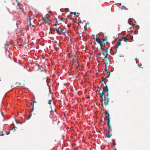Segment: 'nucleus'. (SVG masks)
<instances>
[{"label":"nucleus","instance_id":"ea45409f","mask_svg":"<svg viewBox=\"0 0 150 150\" xmlns=\"http://www.w3.org/2000/svg\"><path fill=\"white\" fill-rule=\"evenodd\" d=\"M15 1H16V2H18L17 0H16Z\"/></svg>","mask_w":150,"mask_h":150},{"label":"nucleus","instance_id":"f3484780","mask_svg":"<svg viewBox=\"0 0 150 150\" xmlns=\"http://www.w3.org/2000/svg\"><path fill=\"white\" fill-rule=\"evenodd\" d=\"M75 61H76L77 62V65L76 66L77 67H79V66H80L81 64L80 63H79V61H78L76 60Z\"/></svg>","mask_w":150,"mask_h":150},{"label":"nucleus","instance_id":"a18cd8bd","mask_svg":"<svg viewBox=\"0 0 150 150\" xmlns=\"http://www.w3.org/2000/svg\"><path fill=\"white\" fill-rule=\"evenodd\" d=\"M93 38H94V39H96V38H94V37Z\"/></svg>","mask_w":150,"mask_h":150},{"label":"nucleus","instance_id":"473e14b6","mask_svg":"<svg viewBox=\"0 0 150 150\" xmlns=\"http://www.w3.org/2000/svg\"><path fill=\"white\" fill-rule=\"evenodd\" d=\"M89 23L88 22H87L86 23V25H89Z\"/></svg>","mask_w":150,"mask_h":150},{"label":"nucleus","instance_id":"f03ea898","mask_svg":"<svg viewBox=\"0 0 150 150\" xmlns=\"http://www.w3.org/2000/svg\"><path fill=\"white\" fill-rule=\"evenodd\" d=\"M98 55L100 56L99 58L101 60H104L105 59H106L107 58V55L105 54L103 52V50H101L100 53H99L98 54Z\"/></svg>","mask_w":150,"mask_h":150},{"label":"nucleus","instance_id":"1a4fd4ad","mask_svg":"<svg viewBox=\"0 0 150 150\" xmlns=\"http://www.w3.org/2000/svg\"><path fill=\"white\" fill-rule=\"evenodd\" d=\"M54 31H56L57 32V33L60 35H61L62 34L61 32H60L59 31V29L58 28L56 29V28H54Z\"/></svg>","mask_w":150,"mask_h":150},{"label":"nucleus","instance_id":"412c9836","mask_svg":"<svg viewBox=\"0 0 150 150\" xmlns=\"http://www.w3.org/2000/svg\"><path fill=\"white\" fill-rule=\"evenodd\" d=\"M19 9H21V11H22L23 13L24 12V10L23 8H21L20 7H19Z\"/></svg>","mask_w":150,"mask_h":150},{"label":"nucleus","instance_id":"39448f33","mask_svg":"<svg viewBox=\"0 0 150 150\" xmlns=\"http://www.w3.org/2000/svg\"><path fill=\"white\" fill-rule=\"evenodd\" d=\"M122 39H120L118 40L117 41V44L118 45L116 44L115 45L114 47L115 49V50L117 51V49L118 48L119 46L120 45H122V44L121 43V40Z\"/></svg>","mask_w":150,"mask_h":150},{"label":"nucleus","instance_id":"3c124183","mask_svg":"<svg viewBox=\"0 0 150 150\" xmlns=\"http://www.w3.org/2000/svg\"><path fill=\"white\" fill-rule=\"evenodd\" d=\"M30 25H31V24L30 23Z\"/></svg>","mask_w":150,"mask_h":150},{"label":"nucleus","instance_id":"f704fd0d","mask_svg":"<svg viewBox=\"0 0 150 150\" xmlns=\"http://www.w3.org/2000/svg\"><path fill=\"white\" fill-rule=\"evenodd\" d=\"M13 59H14V61L15 62H16V59L14 58H13Z\"/></svg>","mask_w":150,"mask_h":150},{"label":"nucleus","instance_id":"e433bc0d","mask_svg":"<svg viewBox=\"0 0 150 150\" xmlns=\"http://www.w3.org/2000/svg\"><path fill=\"white\" fill-rule=\"evenodd\" d=\"M30 105H33V103L32 102H31L30 103Z\"/></svg>","mask_w":150,"mask_h":150},{"label":"nucleus","instance_id":"5701e85b","mask_svg":"<svg viewBox=\"0 0 150 150\" xmlns=\"http://www.w3.org/2000/svg\"><path fill=\"white\" fill-rule=\"evenodd\" d=\"M74 58H75V59H74V60L76 61L77 60V58L76 57V54H75L74 56Z\"/></svg>","mask_w":150,"mask_h":150},{"label":"nucleus","instance_id":"bb28decb","mask_svg":"<svg viewBox=\"0 0 150 150\" xmlns=\"http://www.w3.org/2000/svg\"><path fill=\"white\" fill-rule=\"evenodd\" d=\"M74 64V63L73 62H70V64L71 65H73Z\"/></svg>","mask_w":150,"mask_h":150},{"label":"nucleus","instance_id":"de8ad7c7","mask_svg":"<svg viewBox=\"0 0 150 150\" xmlns=\"http://www.w3.org/2000/svg\"><path fill=\"white\" fill-rule=\"evenodd\" d=\"M41 71H43L44 70H42Z\"/></svg>","mask_w":150,"mask_h":150},{"label":"nucleus","instance_id":"9b49d317","mask_svg":"<svg viewBox=\"0 0 150 150\" xmlns=\"http://www.w3.org/2000/svg\"><path fill=\"white\" fill-rule=\"evenodd\" d=\"M121 39L124 40V41L126 42H127L128 40H129V38H127L126 37H124L123 38H122Z\"/></svg>","mask_w":150,"mask_h":150},{"label":"nucleus","instance_id":"f257e3e1","mask_svg":"<svg viewBox=\"0 0 150 150\" xmlns=\"http://www.w3.org/2000/svg\"><path fill=\"white\" fill-rule=\"evenodd\" d=\"M108 92H107V95L103 96H104V100L103 103H102L103 107H104V105L105 106L108 104L110 100L109 98L108 97Z\"/></svg>","mask_w":150,"mask_h":150},{"label":"nucleus","instance_id":"4468645a","mask_svg":"<svg viewBox=\"0 0 150 150\" xmlns=\"http://www.w3.org/2000/svg\"><path fill=\"white\" fill-rule=\"evenodd\" d=\"M100 46L101 47H102V46H104L105 45V43L104 42H102L101 43H100Z\"/></svg>","mask_w":150,"mask_h":150},{"label":"nucleus","instance_id":"c756f323","mask_svg":"<svg viewBox=\"0 0 150 150\" xmlns=\"http://www.w3.org/2000/svg\"><path fill=\"white\" fill-rule=\"evenodd\" d=\"M128 23H129V24H131V23H130V20H129V19L128 20Z\"/></svg>","mask_w":150,"mask_h":150},{"label":"nucleus","instance_id":"b1692460","mask_svg":"<svg viewBox=\"0 0 150 150\" xmlns=\"http://www.w3.org/2000/svg\"><path fill=\"white\" fill-rule=\"evenodd\" d=\"M34 105H33V108H32V109L31 110V112L33 111V110H34Z\"/></svg>","mask_w":150,"mask_h":150},{"label":"nucleus","instance_id":"c85d7f7f","mask_svg":"<svg viewBox=\"0 0 150 150\" xmlns=\"http://www.w3.org/2000/svg\"><path fill=\"white\" fill-rule=\"evenodd\" d=\"M35 100V99H34ZM33 103H37L35 101V100L33 101Z\"/></svg>","mask_w":150,"mask_h":150},{"label":"nucleus","instance_id":"f8f14e48","mask_svg":"<svg viewBox=\"0 0 150 150\" xmlns=\"http://www.w3.org/2000/svg\"><path fill=\"white\" fill-rule=\"evenodd\" d=\"M71 14H74L75 16H79V14L78 13H76V12H71L70 13Z\"/></svg>","mask_w":150,"mask_h":150},{"label":"nucleus","instance_id":"ddd939ff","mask_svg":"<svg viewBox=\"0 0 150 150\" xmlns=\"http://www.w3.org/2000/svg\"><path fill=\"white\" fill-rule=\"evenodd\" d=\"M108 48L106 47L105 49V52L106 53V55H108Z\"/></svg>","mask_w":150,"mask_h":150},{"label":"nucleus","instance_id":"cd10ccee","mask_svg":"<svg viewBox=\"0 0 150 150\" xmlns=\"http://www.w3.org/2000/svg\"><path fill=\"white\" fill-rule=\"evenodd\" d=\"M32 115H29V119H30L31 118V117L32 116Z\"/></svg>","mask_w":150,"mask_h":150},{"label":"nucleus","instance_id":"20e7f679","mask_svg":"<svg viewBox=\"0 0 150 150\" xmlns=\"http://www.w3.org/2000/svg\"><path fill=\"white\" fill-rule=\"evenodd\" d=\"M106 118H108V125L109 127V129L111 130H112V127H111L110 124V117L108 112L107 115L106 116Z\"/></svg>","mask_w":150,"mask_h":150},{"label":"nucleus","instance_id":"aec40b11","mask_svg":"<svg viewBox=\"0 0 150 150\" xmlns=\"http://www.w3.org/2000/svg\"><path fill=\"white\" fill-rule=\"evenodd\" d=\"M107 40V36H105V38H103V41H106Z\"/></svg>","mask_w":150,"mask_h":150},{"label":"nucleus","instance_id":"0eeeda50","mask_svg":"<svg viewBox=\"0 0 150 150\" xmlns=\"http://www.w3.org/2000/svg\"><path fill=\"white\" fill-rule=\"evenodd\" d=\"M42 20L44 21L43 23L44 24H49V23L48 22V18L47 17H42Z\"/></svg>","mask_w":150,"mask_h":150},{"label":"nucleus","instance_id":"c9c22d12","mask_svg":"<svg viewBox=\"0 0 150 150\" xmlns=\"http://www.w3.org/2000/svg\"><path fill=\"white\" fill-rule=\"evenodd\" d=\"M109 77V76L108 75V76H106V77L105 78L107 79V78H108Z\"/></svg>","mask_w":150,"mask_h":150},{"label":"nucleus","instance_id":"7ed1b4c3","mask_svg":"<svg viewBox=\"0 0 150 150\" xmlns=\"http://www.w3.org/2000/svg\"><path fill=\"white\" fill-rule=\"evenodd\" d=\"M108 86L106 85V86L104 87L103 88V91L101 94H100V96L101 97H103V96L105 95V93L106 92H108Z\"/></svg>","mask_w":150,"mask_h":150},{"label":"nucleus","instance_id":"9d476101","mask_svg":"<svg viewBox=\"0 0 150 150\" xmlns=\"http://www.w3.org/2000/svg\"><path fill=\"white\" fill-rule=\"evenodd\" d=\"M132 28V27H130V28H129V29H128L127 30L129 32H131L132 33H134V34H136V31H134L133 30H129V29H131Z\"/></svg>","mask_w":150,"mask_h":150},{"label":"nucleus","instance_id":"6ab92c4d","mask_svg":"<svg viewBox=\"0 0 150 150\" xmlns=\"http://www.w3.org/2000/svg\"><path fill=\"white\" fill-rule=\"evenodd\" d=\"M113 145L115 146L116 145V143L115 142V140H113Z\"/></svg>","mask_w":150,"mask_h":150},{"label":"nucleus","instance_id":"72a5a7b5","mask_svg":"<svg viewBox=\"0 0 150 150\" xmlns=\"http://www.w3.org/2000/svg\"><path fill=\"white\" fill-rule=\"evenodd\" d=\"M101 49L102 50H103H103H105V48H102V47L101 48Z\"/></svg>","mask_w":150,"mask_h":150},{"label":"nucleus","instance_id":"423d86ee","mask_svg":"<svg viewBox=\"0 0 150 150\" xmlns=\"http://www.w3.org/2000/svg\"><path fill=\"white\" fill-rule=\"evenodd\" d=\"M109 130H110V131H106V137L108 138H110L112 135V132H111L112 130H111L110 129H109Z\"/></svg>","mask_w":150,"mask_h":150},{"label":"nucleus","instance_id":"dca6fc26","mask_svg":"<svg viewBox=\"0 0 150 150\" xmlns=\"http://www.w3.org/2000/svg\"><path fill=\"white\" fill-rule=\"evenodd\" d=\"M61 29L60 30L61 32H64V33L65 34V33H66V31H64V29H62L61 28H60Z\"/></svg>","mask_w":150,"mask_h":150},{"label":"nucleus","instance_id":"393cba45","mask_svg":"<svg viewBox=\"0 0 150 150\" xmlns=\"http://www.w3.org/2000/svg\"><path fill=\"white\" fill-rule=\"evenodd\" d=\"M84 29L85 30H86L87 29V27L86 25L84 26Z\"/></svg>","mask_w":150,"mask_h":150},{"label":"nucleus","instance_id":"4c0bfd02","mask_svg":"<svg viewBox=\"0 0 150 150\" xmlns=\"http://www.w3.org/2000/svg\"><path fill=\"white\" fill-rule=\"evenodd\" d=\"M80 23H78V26H79L80 25Z\"/></svg>","mask_w":150,"mask_h":150},{"label":"nucleus","instance_id":"4be33fe9","mask_svg":"<svg viewBox=\"0 0 150 150\" xmlns=\"http://www.w3.org/2000/svg\"><path fill=\"white\" fill-rule=\"evenodd\" d=\"M52 102V100H50L48 102V103L50 105H51V102Z\"/></svg>","mask_w":150,"mask_h":150},{"label":"nucleus","instance_id":"7c9ffc66","mask_svg":"<svg viewBox=\"0 0 150 150\" xmlns=\"http://www.w3.org/2000/svg\"><path fill=\"white\" fill-rule=\"evenodd\" d=\"M138 66L139 67V68H143V67H142L141 66V65H139V64H138Z\"/></svg>","mask_w":150,"mask_h":150},{"label":"nucleus","instance_id":"8fccbe9b","mask_svg":"<svg viewBox=\"0 0 150 150\" xmlns=\"http://www.w3.org/2000/svg\"><path fill=\"white\" fill-rule=\"evenodd\" d=\"M112 50V49L111 48V49H110V51H111Z\"/></svg>","mask_w":150,"mask_h":150},{"label":"nucleus","instance_id":"c03bdc74","mask_svg":"<svg viewBox=\"0 0 150 150\" xmlns=\"http://www.w3.org/2000/svg\"><path fill=\"white\" fill-rule=\"evenodd\" d=\"M123 9H124V8H122V10H123Z\"/></svg>","mask_w":150,"mask_h":150},{"label":"nucleus","instance_id":"79ce46f5","mask_svg":"<svg viewBox=\"0 0 150 150\" xmlns=\"http://www.w3.org/2000/svg\"><path fill=\"white\" fill-rule=\"evenodd\" d=\"M135 59L136 60V62L137 61V58H135Z\"/></svg>","mask_w":150,"mask_h":150},{"label":"nucleus","instance_id":"58836bf2","mask_svg":"<svg viewBox=\"0 0 150 150\" xmlns=\"http://www.w3.org/2000/svg\"><path fill=\"white\" fill-rule=\"evenodd\" d=\"M108 111H105V113L107 114V113H108Z\"/></svg>","mask_w":150,"mask_h":150},{"label":"nucleus","instance_id":"49530a36","mask_svg":"<svg viewBox=\"0 0 150 150\" xmlns=\"http://www.w3.org/2000/svg\"><path fill=\"white\" fill-rule=\"evenodd\" d=\"M103 74L104 75H105L104 73H103Z\"/></svg>","mask_w":150,"mask_h":150},{"label":"nucleus","instance_id":"603ef678","mask_svg":"<svg viewBox=\"0 0 150 150\" xmlns=\"http://www.w3.org/2000/svg\"><path fill=\"white\" fill-rule=\"evenodd\" d=\"M120 6L121 5V3L120 4Z\"/></svg>","mask_w":150,"mask_h":150},{"label":"nucleus","instance_id":"a878e982","mask_svg":"<svg viewBox=\"0 0 150 150\" xmlns=\"http://www.w3.org/2000/svg\"><path fill=\"white\" fill-rule=\"evenodd\" d=\"M111 72L110 71H107V73L108 74V75L109 76Z\"/></svg>","mask_w":150,"mask_h":150},{"label":"nucleus","instance_id":"2f4dec72","mask_svg":"<svg viewBox=\"0 0 150 150\" xmlns=\"http://www.w3.org/2000/svg\"><path fill=\"white\" fill-rule=\"evenodd\" d=\"M129 39H133V36H132L131 37H130V38H129Z\"/></svg>","mask_w":150,"mask_h":150},{"label":"nucleus","instance_id":"6e6552de","mask_svg":"<svg viewBox=\"0 0 150 150\" xmlns=\"http://www.w3.org/2000/svg\"><path fill=\"white\" fill-rule=\"evenodd\" d=\"M98 35H96V41L98 43L100 44L103 42L98 38Z\"/></svg>","mask_w":150,"mask_h":150},{"label":"nucleus","instance_id":"2eb2a0df","mask_svg":"<svg viewBox=\"0 0 150 150\" xmlns=\"http://www.w3.org/2000/svg\"><path fill=\"white\" fill-rule=\"evenodd\" d=\"M107 80L106 79H105L104 80H103V82L105 84V86H106V85H107L106 84V82L107 81Z\"/></svg>","mask_w":150,"mask_h":150},{"label":"nucleus","instance_id":"37998d69","mask_svg":"<svg viewBox=\"0 0 150 150\" xmlns=\"http://www.w3.org/2000/svg\"><path fill=\"white\" fill-rule=\"evenodd\" d=\"M49 89H50V87H49Z\"/></svg>","mask_w":150,"mask_h":150},{"label":"nucleus","instance_id":"a19ab883","mask_svg":"<svg viewBox=\"0 0 150 150\" xmlns=\"http://www.w3.org/2000/svg\"><path fill=\"white\" fill-rule=\"evenodd\" d=\"M73 62V61H72V60H70V62Z\"/></svg>","mask_w":150,"mask_h":150},{"label":"nucleus","instance_id":"09e8293b","mask_svg":"<svg viewBox=\"0 0 150 150\" xmlns=\"http://www.w3.org/2000/svg\"><path fill=\"white\" fill-rule=\"evenodd\" d=\"M13 129H14V130H15V127H14V128H13Z\"/></svg>","mask_w":150,"mask_h":150},{"label":"nucleus","instance_id":"a211bd4d","mask_svg":"<svg viewBox=\"0 0 150 150\" xmlns=\"http://www.w3.org/2000/svg\"><path fill=\"white\" fill-rule=\"evenodd\" d=\"M10 44V43L9 42H6V43L4 44V45L5 46L8 45Z\"/></svg>","mask_w":150,"mask_h":150}]
</instances>
